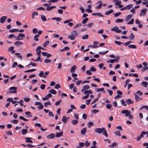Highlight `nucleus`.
<instances>
[{
	"label": "nucleus",
	"mask_w": 148,
	"mask_h": 148,
	"mask_svg": "<svg viewBox=\"0 0 148 148\" xmlns=\"http://www.w3.org/2000/svg\"><path fill=\"white\" fill-rule=\"evenodd\" d=\"M105 128L104 127H102L101 128H96L95 129V132L96 133L100 134L103 132V131L104 130Z\"/></svg>",
	"instance_id": "1"
},
{
	"label": "nucleus",
	"mask_w": 148,
	"mask_h": 148,
	"mask_svg": "<svg viewBox=\"0 0 148 148\" xmlns=\"http://www.w3.org/2000/svg\"><path fill=\"white\" fill-rule=\"evenodd\" d=\"M17 88L15 87H11L9 88L10 90V93H17Z\"/></svg>",
	"instance_id": "2"
},
{
	"label": "nucleus",
	"mask_w": 148,
	"mask_h": 148,
	"mask_svg": "<svg viewBox=\"0 0 148 148\" xmlns=\"http://www.w3.org/2000/svg\"><path fill=\"white\" fill-rule=\"evenodd\" d=\"M119 27L116 26H115L111 29L112 31H115L116 33H120L121 32L122 30L121 29H119Z\"/></svg>",
	"instance_id": "3"
},
{
	"label": "nucleus",
	"mask_w": 148,
	"mask_h": 148,
	"mask_svg": "<svg viewBox=\"0 0 148 148\" xmlns=\"http://www.w3.org/2000/svg\"><path fill=\"white\" fill-rule=\"evenodd\" d=\"M131 112L129 111L128 110H123L121 112V113L122 114H125L126 116H128L131 114Z\"/></svg>",
	"instance_id": "4"
},
{
	"label": "nucleus",
	"mask_w": 148,
	"mask_h": 148,
	"mask_svg": "<svg viewBox=\"0 0 148 148\" xmlns=\"http://www.w3.org/2000/svg\"><path fill=\"white\" fill-rule=\"evenodd\" d=\"M134 95L135 97V99L136 101H139L140 99V97L136 93H134Z\"/></svg>",
	"instance_id": "5"
},
{
	"label": "nucleus",
	"mask_w": 148,
	"mask_h": 148,
	"mask_svg": "<svg viewBox=\"0 0 148 148\" xmlns=\"http://www.w3.org/2000/svg\"><path fill=\"white\" fill-rule=\"evenodd\" d=\"M93 16H97L99 17H103L104 16L100 13H92V14Z\"/></svg>",
	"instance_id": "6"
},
{
	"label": "nucleus",
	"mask_w": 148,
	"mask_h": 148,
	"mask_svg": "<svg viewBox=\"0 0 148 148\" xmlns=\"http://www.w3.org/2000/svg\"><path fill=\"white\" fill-rule=\"evenodd\" d=\"M7 18V17L5 16H3L0 18V22L1 23H3Z\"/></svg>",
	"instance_id": "7"
},
{
	"label": "nucleus",
	"mask_w": 148,
	"mask_h": 148,
	"mask_svg": "<svg viewBox=\"0 0 148 148\" xmlns=\"http://www.w3.org/2000/svg\"><path fill=\"white\" fill-rule=\"evenodd\" d=\"M90 88V87L88 85H87L84 86L82 88V89L81 91L82 92L85 90L86 89H88Z\"/></svg>",
	"instance_id": "8"
},
{
	"label": "nucleus",
	"mask_w": 148,
	"mask_h": 148,
	"mask_svg": "<svg viewBox=\"0 0 148 148\" xmlns=\"http://www.w3.org/2000/svg\"><path fill=\"white\" fill-rule=\"evenodd\" d=\"M55 134L53 133H52L47 136V138L49 139H51L55 137Z\"/></svg>",
	"instance_id": "9"
},
{
	"label": "nucleus",
	"mask_w": 148,
	"mask_h": 148,
	"mask_svg": "<svg viewBox=\"0 0 148 148\" xmlns=\"http://www.w3.org/2000/svg\"><path fill=\"white\" fill-rule=\"evenodd\" d=\"M132 17V15L131 14L128 15L125 18V21H128L130 20L131 18Z\"/></svg>",
	"instance_id": "10"
},
{
	"label": "nucleus",
	"mask_w": 148,
	"mask_h": 148,
	"mask_svg": "<svg viewBox=\"0 0 148 148\" xmlns=\"http://www.w3.org/2000/svg\"><path fill=\"white\" fill-rule=\"evenodd\" d=\"M95 91L96 92H99L100 91H103V93H105V91L104 90V88H97L95 89Z\"/></svg>",
	"instance_id": "11"
},
{
	"label": "nucleus",
	"mask_w": 148,
	"mask_h": 148,
	"mask_svg": "<svg viewBox=\"0 0 148 148\" xmlns=\"http://www.w3.org/2000/svg\"><path fill=\"white\" fill-rule=\"evenodd\" d=\"M90 82V81L89 80H85L83 82L82 80H79L77 81L76 83H88Z\"/></svg>",
	"instance_id": "12"
},
{
	"label": "nucleus",
	"mask_w": 148,
	"mask_h": 148,
	"mask_svg": "<svg viewBox=\"0 0 148 148\" xmlns=\"http://www.w3.org/2000/svg\"><path fill=\"white\" fill-rule=\"evenodd\" d=\"M69 118V117L67 118L66 116H63L62 120L64 123H66L68 121V119Z\"/></svg>",
	"instance_id": "13"
},
{
	"label": "nucleus",
	"mask_w": 148,
	"mask_h": 148,
	"mask_svg": "<svg viewBox=\"0 0 148 148\" xmlns=\"http://www.w3.org/2000/svg\"><path fill=\"white\" fill-rule=\"evenodd\" d=\"M38 16V14L37 12H32V19H34L35 18V16Z\"/></svg>",
	"instance_id": "14"
},
{
	"label": "nucleus",
	"mask_w": 148,
	"mask_h": 148,
	"mask_svg": "<svg viewBox=\"0 0 148 148\" xmlns=\"http://www.w3.org/2000/svg\"><path fill=\"white\" fill-rule=\"evenodd\" d=\"M126 102H127V103H128L129 105L133 104L134 103V101H132L130 99H126Z\"/></svg>",
	"instance_id": "15"
},
{
	"label": "nucleus",
	"mask_w": 148,
	"mask_h": 148,
	"mask_svg": "<svg viewBox=\"0 0 148 148\" xmlns=\"http://www.w3.org/2000/svg\"><path fill=\"white\" fill-rule=\"evenodd\" d=\"M77 68V66L76 65H74L71 68L70 70V72L71 73H73L74 72L75 70Z\"/></svg>",
	"instance_id": "16"
},
{
	"label": "nucleus",
	"mask_w": 148,
	"mask_h": 148,
	"mask_svg": "<svg viewBox=\"0 0 148 148\" xmlns=\"http://www.w3.org/2000/svg\"><path fill=\"white\" fill-rule=\"evenodd\" d=\"M23 44V42L19 41H17L14 43V45L16 46H19L20 45H21Z\"/></svg>",
	"instance_id": "17"
},
{
	"label": "nucleus",
	"mask_w": 148,
	"mask_h": 148,
	"mask_svg": "<svg viewBox=\"0 0 148 148\" xmlns=\"http://www.w3.org/2000/svg\"><path fill=\"white\" fill-rule=\"evenodd\" d=\"M86 130L87 129L86 127H84L83 129H82L81 131V133L82 134V135H84L85 134Z\"/></svg>",
	"instance_id": "18"
},
{
	"label": "nucleus",
	"mask_w": 148,
	"mask_h": 148,
	"mask_svg": "<svg viewBox=\"0 0 148 148\" xmlns=\"http://www.w3.org/2000/svg\"><path fill=\"white\" fill-rule=\"evenodd\" d=\"M63 135V132H60L56 133V136L57 137H59L62 136Z\"/></svg>",
	"instance_id": "19"
},
{
	"label": "nucleus",
	"mask_w": 148,
	"mask_h": 148,
	"mask_svg": "<svg viewBox=\"0 0 148 148\" xmlns=\"http://www.w3.org/2000/svg\"><path fill=\"white\" fill-rule=\"evenodd\" d=\"M25 139L26 140L25 141V142H28L29 143H33V142L32 140H30L32 139L31 138H26Z\"/></svg>",
	"instance_id": "20"
},
{
	"label": "nucleus",
	"mask_w": 148,
	"mask_h": 148,
	"mask_svg": "<svg viewBox=\"0 0 148 148\" xmlns=\"http://www.w3.org/2000/svg\"><path fill=\"white\" fill-rule=\"evenodd\" d=\"M71 34L75 37L78 35V32L76 30H74L72 32Z\"/></svg>",
	"instance_id": "21"
},
{
	"label": "nucleus",
	"mask_w": 148,
	"mask_h": 148,
	"mask_svg": "<svg viewBox=\"0 0 148 148\" xmlns=\"http://www.w3.org/2000/svg\"><path fill=\"white\" fill-rule=\"evenodd\" d=\"M129 38L130 40H133L134 38V36L132 33H131L130 34V35L129 36Z\"/></svg>",
	"instance_id": "22"
},
{
	"label": "nucleus",
	"mask_w": 148,
	"mask_h": 148,
	"mask_svg": "<svg viewBox=\"0 0 148 148\" xmlns=\"http://www.w3.org/2000/svg\"><path fill=\"white\" fill-rule=\"evenodd\" d=\"M71 122L72 124L75 125L77 123L78 121L76 119L73 120L71 121Z\"/></svg>",
	"instance_id": "23"
},
{
	"label": "nucleus",
	"mask_w": 148,
	"mask_h": 148,
	"mask_svg": "<svg viewBox=\"0 0 148 148\" xmlns=\"http://www.w3.org/2000/svg\"><path fill=\"white\" fill-rule=\"evenodd\" d=\"M27 129H23L21 132L22 134L23 135H24L27 133Z\"/></svg>",
	"instance_id": "24"
},
{
	"label": "nucleus",
	"mask_w": 148,
	"mask_h": 148,
	"mask_svg": "<svg viewBox=\"0 0 148 148\" xmlns=\"http://www.w3.org/2000/svg\"><path fill=\"white\" fill-rule=\"evenodd\" d=\"M147 132H148V131L145 132L144 131H143L141 133L140 136L141 138L142 137H143L144 135H145V134H146L147 133Z\"/></svg>",
	"instance_id": "25"
},
{
	"label": "nucleus",
	"mask_w": 148,
	"mask_h": 148,
	"mask_svg": "<svg viewBox=\"0 0 148 148\" xmlns=\"http://www.w3.org/2000/svg\"><path fill=\"white\" fill-rule=\"evenodd\" d=\"M56 6H51L50 7H48L46 10L48 11H50L52 10L53 9L56 8Z\"/></svg>",
	"instance_id": "26"
},
{
	"label": "nucleus",
	"mask_w": 148,
	"mask_h": 148,
	"mask_svg": "<svg viewBox=\"0 0 148 148\" xmlns=\"http://www.w3.org/2000/svg\"><path fill=\"white\" fill-rule=\"evenodd\" d=\"M113 12V10L112 9H110L109 11L106 12L105 13V14L106 15H108L109 14L112 13Z\"/></svg>",
	"instance_id": "27"
},
{
	"label": "nucleus",
	"mask_w": 148,
	"mask_h": 148,
	"mask_svg": "<svg viewBox=\"0 0 148 148\" xmlns=\"http://www.w3.org/2000/svg\"><path fill=\"white\" fill-rule=\"evenodd\" d=\"M49 92L53 95H55L57 93V92L54 89H51L49 91Z\"/></svg>",
	"instance_id": "28"
},
{
	"label": "nucleus",
	"mask_w": 148,
	"mask_h": 148,
	"mask_svg": "<svg viewBox=\"0 0 148 148\" xmlns=\"http://www.w3.org/2000/svg\"><path fill=\"white\" fill-rule=\"evenodd\" d=\"M51 102L49 101H48L47 102H45L44 103L45 107H46L47 106H50L51 105Z\"/></svg>",
	"instance_id": "29"
},
{
	"label": "nucleus",
	"mask_w": 148,
	"mask_h": 148,
	"mask_svg": "<svg viewBox=\"0 0 148 148\" xmlns=\"http://www.w3.org/2000/svg\"><path fill=\"white\" fill-rule=\"evenodd\" d=\"M147 11V9L144 8L141 10V12L144 15H145L146 14V12Z\"/></svg>",
	"instance_id": "30"
},
{
	"label": "nucleus",
	"mask_w": 148,
	"mask_h": 148,
	"mask_svg": "<svg viewBox=\"0 0 148 148\" xmlns=\"http://www.w3.org/2000/svg\"><path fill=\"white\" fill-rule=\"evenodd\" d=\"M42 20L44 21H47V19L45 18V16L41 15L40 16Z\"/></svg>",
	"instance_id": "31"
},
{
	"label": "nucleus",
	"mask_w": 148,
	"mask_h": 148,
	"mask_svg": "<svg viewBox=\"0 0 148 148\" xmlns=\"http://www.w3.org/2000/svg\"><path fill=\"white\" fill-rule=\"evenodd\" d=\"M124 21V19H120L119 18H117L115 20V22L116 23L122 22Z\"/></svg>",
	"instance_id": "32"
},
{
	"label": "nucleus",
	"mask_w": 148,
	"mask_h": 148,
	"mask_svg": "<svg viewBox=\"0 0 148 148\" xmlns=\"http://www.w3.org/2000/svg\"><path fill=\"white\" fill-rule=\"evenodd\" d=\"M39 37V36L38 34H36L34 37V39L36 41H38L39 40V39L38 38Z\"/></svg>",
	"instance_id": "33"
},
{
	"label": "nucleus",
	"mask_w": 148,
	"mask_h": 148,
	"mask_svg": "<svg viewBox=\"0 0 148 148\" xmlns=\"http://www.w3.org/2000/svg\"><path fill=\"white\" fill-rule=\"evenodd\" d=\"M128 47L130 48L136 49L137 48L136 46L135 45H128Z\"/></svg>",
	"instance_id": "34"
},
{
	"label": "nucleus",
	"mask_w": 148,
	"mask_h": 148,
	"mask_svg": "<svg viewBox=\"0 0 148 148\" xmlns=\"http://www.w3.org/2000/svg\"><path fill=\"white\" fill-rule=\"evenodd\" d=\"M121 102L122 104L124 106H126L127 105V103H126V101H125L123 99L121 100Z\"/></svg>",
	"instance_id": "35"
},
{
	"label": "nucleus",
	"mask_w": 148,
	"mask_h": 148,
	"mask_svg": "<svg viewBox=\"0 0 148 148\" xmlns=\"http://www.w3.org/2000/svg\"><path fill=\"white\" fill-rule=\"evenodd\" d=\"M49 43V41L48 40L44 42L43 45V47H45L47 46V45Z\"/></svg>",
	"instance_id": "36"
},
{
	"label": "nucleus",
	"mask_w": 148,
	"mask_h": 148,
	"mask_svg": "<svg viewBox=\"0 0 148 148\" xmlns=\"http://www.w3.org/2000/svg\"><path fill=\"white\" fill-rule=\"evenodd\" d=\"M51 19L52 20H56L58 21H60L61 19L60 17H54L51 18Z\"/></svg>",
	"instance_id": "37"
},
{
	"label": "nucleus",
	"mask_w": 148,
	"mask_h": 148,
	"mask_svg": "<svg viewBox=\"0 0 148 148\" xmlns=\"http://www.w3.org/2000/svg\"><path fill=\"white\" fill-rule=\"evenodd\" d=\"M102 133L106 137H107L108 136V133L105 128H104V130L103 131V132Z\"/></svg>",
	"instance_id": "38"
},
{
	"label": "nucleus",
	"mask_w": 148,
	"mask_h": 148,
	"mask_svg": "<svg viewBox=\"0 0 148 148\" xmlns=\"http://www.w3.org/2000/svg\"><path fill=\"white\" fill-rule=\"evenodd\" d=\"M68 37L71 40H74L75 38V37L73 36L72 34L68 36Z\"/></svg>",
	"instance_id": "39"
},
{
	"label": "nucleus",
	"mask_w": 148,
	"mask_h": 148,
	"mask_svg": "<svg viewBox=\"0 0 148 148\" xmlns=\"http://www.w3.org/2000/svg\"><path fill=\"white\" fill-rule=\"evenodd\" d=\"M114 134L116 136H121L120 134V131L119 130L116 131L114 132Z\"/></svg>",
	"instance_id": "40"
},
{
	"label": "nucleus",
	"mask_w": 148,
	"mask_h": 148,
	"mask_svg": "<svg viewBox=\"0 0 148 148\" xmlns=\"http://www.w3.org/2000/svg\"><path fill=\"white\" fill-rule=\"evenodd\" d=\"M36 70V69H30L27 70H26L25 71V73H27V72H32L34 71H35Z\"/></svg>",
	"instance_id": "41"
},
{
	"label": "nucleus",
	"mask_w": 148,
	"mask_h": 148,
	"mask_svg": "<svg viewBox=\"0 0 148 148\" xmlns=\"http://www.w3.org/2000/svg\"><path fill=\"white\" fill-rule=\"evenodd\" d=\"M133 6V5L132 4H130L128 5H127L126 6L127 9L128 10H130L131 9Z\"/></svg>",
	"instance_id": "42"
},
{
	"label": "nucleus",
	"mask_w": 148,
	"mask_h": 148,
	"mask_svg": "<svg viewBox=\"0 0 148 148\" xmlns=\"http://www.w3.org/2000/svg\"><path fill=\"white\" fill-rule=\"evenodd\" d=\"M87 125L88 127L90 128L91 126L93 125L94 124L93 122H90L88 123Z\"/></svg>",
	"instance_id": "43"
},
{
	"label": "nucleus",
	"mask_w": 148,
	"mask_h": 148,
	"mask_svg": "<svg viewBox=\"0 0 148 148\" xmlns=\"http://www.w3.org/2000/svg\"><path fill=\"white\" fill-rule=\"evenodd\" d=\"M98 47V46L96 45H89L88 46V47H91L92 48H97Z\"/></svg>",
	"instance_id": "44"
},
{
	"label": "nucleus",
	"mask_w": 148,
	"mask_h": 148,
	"mask_svg": "<svg viewBox=\"0 0 148 148\" xmlns=\"http://www.w3.org/2000/svg\"><path fill=\"white\" fill-rule=\"evenodd\" d=\"M19 118L20 119L23 120L24 121H28V119H25L24 117L20 116L19 117Z\"/></svg>",
	"instance_id": "45"
},
{
	"label": "nucleus",
	"mask_w": 148,
	"mask_h": 148,
	"mask_svg": "<svg viewBox=\"0 0 148 148\" xmlns=\"http://www.w3.org/2000/svg\"><path fill=\"white\" fill-rule=\"evenodd\" d=\"M18 36L20 38H22L23 39V38L25 37V35L23 34L19 33L18 34Z\"/></svg>",
	"instance_id": "46"
},
{
	"label": "nucleus",
	"mask_w": 148,
	"mask_h": 148,
	"mask_svg": "<svg viewBox=\"0 0 148 148\" xmlns=\"http://www.w3.org/2000/svg\"><path fill=\"white\" fill-rule=\"evenodd\" d=\"M18 29H10L9 31V32H18Z\"/></svg>",
	"instance_id": "47"
},
{
	"label": "nucleus",
	"mask_w": 148,
	"mask_h": 148,
	"mask_svg": "<svg viewBox=\"0 0 148 148\" xmlns=\"http://www.w3.org/2000/svg\"><path fill=\"white\" fill-rule=\"evenodd\" d=\"M88 20V18H85L82 21V23L83 24H84L87 22Z\"/></svg>",
	"instance_id": "48"
},
{
	"label": "nucleus",
	"mask_w": 148,
	"mask_h": 148,
	"mask_svg": "<svg viewBox=\"0 0 148 148\" xmlns=\"http://www.w3.org/2000/svg\"><path fill=\"white\" fill-rule=\"evenodd\" d=\"M145 108L146 109L147 111H148V106H145L142 107L140 109V110H141L143 108Z\"/></svg>",
	"instance_id": "49"
},
{
	"label": "nucleus",
	"mask_w": 148,
	"mask_h": 148,
	"mask_svg": "<svg viewBox=\"0 0 148 148\" xmlns=\"http://www.w3.org/2000/svg\"><path fill=\"white\" fill-rule=\"evenodd\" d=\"M116 61V60L115 59H110L109 60L107 61V62H109L111 63H113Z\"/></svg>",
	"instance_id": "50"
},
{
	"label": "nucleus",
	"mask_w": 148,
	"mask_h": 148,
	"mask_svg": "<svg viewBox=\"0 0 148 148\" xmlns=\"http://www.w3.org/2000/svg\"><path fill=\"white\" fill-rule=\"evenodd\" d=\"M31 65V66H36L37 65L35 63H30L27 66H29L30 65Z\"/></svg>",
	"instance_id": "51"
},
{
	"label": "nucleus",
	"mask_w": 148,
	"mask_h": 148,
	"mask_svg": "<svg viewBox=\"0 0 148 148\" xmlns=\"http://www.w3.org/2000/svg\"><path fill=\"white\" fill-rule=\"evenodd\" d=\"M134 20L133 18H132L131 20L127 23L128 24H133L134 23Z\"/></svg>",
	"instance_id": "52"
},
{
	"label": "nucleus",
	"mask_w": 148,
	"mask_h": 148,
	"mask_svg": "<svg viewBox=\"0 0 148 148\" xmlns=\"http://www.w3.org/2000/svg\"><path fill=\"white\" fill-rule=\"evenodd\" d=\"M62 101L61 99H60L58 101H57L55 103V105L56 106H59L60 104V103Z\"/></svg>",
	"instance_id": "53"
},
{
	"label": "nucleus",
	"mask_w": 148,
	"mask_h": 148,
	"mask_svg": "<svg viewBox=\"0 0 148 148\" xmlns=\"http://www.w3.org/2000/svg\"><path fill=\"white\" fill-rule=\"evenodd\" d=\"M108 52V51H101L99 52V54L101 55H104L107 53Z\"/></svg>",
	"instance_id": "54"
},
{
	"label": "nucleus",
	"mask_w": 148,
	"mask_h": 148,
	"mask_svg": "<svg viewBox=\"0 0 148 148\" xmlns=\"http://www.w3.org/2000/svg\"><path fill=\"white\" fill-rule=\"evenodd\" d=\"M51 60L48 59H46L44 60V62L45 63H49L51 62Z\"/></svg>",
	"instance_id": "55"
},
{
	"label": "nucleus",
	"mask_w": 148,
	"mask_h": 148,
	"mask_svg": "<svg viewBox=\"0 0 148 148\" xmlns=\"http://www.w3.org/2000/svg\"><path fill=\"white\" fill-rule=\"evenodd\" d=\"M60 86L59 84H56L55 85L54 88L55 89H58L60 88Z\"/></svg>",
	"instance_id": "56"
},
{
	"label": "nucleus",
	"mask_w": 148,
	"mask_h": 148,
	"mask_svg": "<svg viewBox=\"0 0 148 148\" xmlns=\"http://www.w3.org/2000/svg\"><path fill=\"white\" fill-rule=\"evenodd\" d=\"M90 71H92V72H95L96 71V68H94V67H91L90 69Z\"/></svg>",
	"instance_id": "57"
},
{
	"label": "nucleus",
	"mask_w": 148,
	"mask_h": 148,
	"mask_svg": "<svg viewBox=\"0 0 148 148\" xmlns=\"http://www.w3.org/2000/svg\"><path fill=\"white\" fill-rule=\"evenodd\" d=\"M43 107V105L41 103L39 106L38 107V108L39 110L42 109Z\"/></svg>",
	"instance_id": "58"
},
{
	"label": "nucleus",
	"mask_w": 148,
	"mask_h": 148,
	"mask_svg": "<svg viewBox=\"0 0 148 148\" xmlns=\"http://www.w3.org/2000/svg\"><path fill=\"white\" fill-rule=\"evenodd\" d=\"M90 144V143H88V140H86V142L85 144V146L86 147H88Z\"/></svg>",
	"instance_id": "59"
},
{
	"label": "nucleus",
	"mask_w": 148,
	"mask_h": 148,
	"mask_svg": "<svg viewBox=\"0 0 148 148\" xmlns=\"http://www.w3.org/2000/svg\"><path fill=\"white\" fill-rule=\"evenodd\" d=\"M112 107V105L111 104H107L106 105V108L108 109H110Z\"/></svg>",
	"instance_id": "60"
},
{
	"label": "nucleus",
	"mask_w": 148,
	"mask_h": 148,
	"mask_svg": "<svg viewBox=\"0 0 148 148\" xmlns=\"http://www.w3.org/2000/svg\"><path fill=\"white\" fill-rule=\"evenodd\" d=\"M116 145H117V143L115 142H114V143H112V145H109V147H114L116 146Z\"/></svg>",
	"instance_id": "61"
},
{
	"label": "nucleus",
	"mask_w": 148,
	"mask_h": 148,
	"mask_svg": "<svg viewBox=\"0 0 148 148\" xmlns=\"http://www.w3.org/2000/svg\"><path fill=\"white\" fill-rule=\"evenodd\" d=\"M39 76L40 77H42L44 76V72L43 71H41L39 74Z\"/></svg>",
	"instance_id": "62"
},
{
	"label": "nucleus",
	"mask_w": 148,
	"mask_h": 148,
	"mask_svg": "<svg viewBox=\"0 0 148 148\" xmlns=\"http://www.w3.org/2000/svg\"><path fill=\"white\" fill-rule=\"evenodd\" d=\"M88 38V34H86L85 36H84L82 38L83 39H87Z\"/></svg>",
	"instance_id": "63"
},
{
	"label": "nucleus",
	"mask_w": 148,
	"mask_h": 148,
	"mask_svg": "<svg viewBox=\"0 0 148 148\" xmlns=\"http://www.w3.org/2000/svg\"><path fill=\"white\" fill-rule=\"evenodd\" d=\"M147 69H148V67L147 66H145L142 69V71L143 72Z\"/></svg>",
	"instance_id": "64"
}]
</instances>
